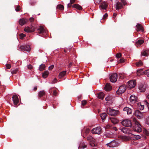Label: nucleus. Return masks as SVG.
Segmentation results:
<instances>
[{
	"instance_id": "obj_57",
	"label": "nucleus",
	"mask_w": 149,
	"mask_h": 149,
	"mask_svg": "<svg viewBox=\"0 0 149 149\" xmlns=\"http://www.w3.org/2000/svg\"><path fill=\"white\" fill-rule=\"evenodd\" d=\"M29 20L30 22H33L34 21V19L33 17H31L29 19Z\"/></svg>"
},
{
	"instance_id": "obj_41",
	"label": "nucleus",
	"mask_w": 149,
	"mask_h": 149,
	"mask_svg": "<svg viewBox=\"0 0 149 149\" xmlns=\"http://www.w3.org/2000/svg\"><path fill=\"white\" fill-rule=\"evenodd\" d=\"M144 73L148 77H149V69L145 71L144 72Z\"/></svg>"
},
{
	"instance_id": "obj_19",
	"label": "nucleus",
	"mask_w": 149,
	"mask_h": 149,
	"mask_svg": "<svg viewBox=\"0 0 149 149\" xmlns=\"http://www.w3.org/2000/svg\"><path fill=\"white\" fill-rule=\"evenodd\" d=\"M123 111L126 112L128 114H131L132 112V109L127 107L124 108Z\"/></svg>"
},
{
	"instance_id": "obj_37",
	"label": "nucleus",
	"mask_w": 149,
	"mask_h": 149,
	"mask_svg": "<svg viewBox=\"0 0 149 149\" xmlns=\"http://www.w3.org/2000/svg\"><path fill=\"white\" fill-rule=\"evenodd\" d=\"M56 8L61 10H63L64 9V6L63 5L61 4L57 5Z\"/></svg>"
},
{
	"instance_id": "obj_35",
	"label": "nucleus",
	"mask_w": 149,
	"mask_h": 149,
	"mask_svg": "<svg viewBox=\"0 0 149 149\" xmlns=\"http://www.w3.org/2000/svg\"><path fill=\"white\" fill-rule=\"evenodd\" d=\"M100 117L102 120H104L107 117V114L105 113H102L101 114Z\"/></svg>"
},
{
	"instance_id": "obj_56",
	"label": "nucleus",
	"mask_w": 149,
	"mask_h": 149,
	"mask_svg": "<svg viewBox=\"0 0 149 149\" xmlns=\"http://www.w3.org/2000/svg\"><path fill=\"white\" fill-rule=\"evenodd\" d=\"M145 102L148 107V109L149 110V103H148L146 101H145Z\"/></svg>"
},
{
	"instance_id": "obj_16",
	"label": "nucleus",
	"mask_w": 149,
	"mask_h": 149,
	"mask_svg": "<svg viewBox=\"0 0 149 149\" xmlns=\"http://www.w3.org/2000/svg\"><path fill=\"white\" fill-rule=\"evenodd\" d=\"M14 104L17 105L19 102V99L18 96L16 95H13L12 97Z\"/></svg>"
},
{
	"instance_id": "obj_20",
	"label": "nucleus",
	"mask_w": 149,
	"mask_h": 149,
	"mask_svg": "<svg viewBox=\"0 0 149 149\" xmlns=\"http://www.w3.org/2000/svg\"><path fill=\"white\" fill-rule=\"evenodd\" d=\"M111 89V86L109 83H107L104 87V89L107 91H109Z\"/></svg>"
},
{
	"instance_id": "obj_2",
	"label": "nucleus",
	"mask_w": 149,
	"mask_h": 149,
	"mask_svg": "<svg viewBox=\"0 0 149 149\" xmlns=\"http://www.w3.org/2000/svg\"><path fill=\"white\" fill-rule=\"evenodd\" d=\"M121 124L124 126L130 127L132 125L130 120L129 119H125L121 122Z\"/></svg>"
},
{
	"instance_id": "obj_62",
	"label": "nucleus",
	"mask_w": 149,
	"mask_h": 149,
	"mask_svg": "<svg viewBox=\"0 0 149 149\" xmlns=\"http://www.w3.org/2000/svg\"><path fill=\"white\" fill-rule=\"evenodd\" d=\"M116 15H117V14L116 13H114L113 14V17L114 18V17H115L116 16Z\"/></svg>"
},
{
	"instance_id": "obj_30",
	"label": "nucleus",
	"mask_w": 149,
	"mask_h": 149,
	"mask_svg": "<svg viewBox=\"0 0 149 149\" xmlns=\"http://www.w3.org/2000/svg\"><path fill=\"white\" fill-rule=\"evenodd\" d=\"M66 73V71H63L60 72L59 74V78L60 79L61 78L64 77Z\"/></svg>"
},
{
	"instance_id": "obj_60",
	"label": "nucleus",
	"mask_w": 149,
	"mask_h": 149,
	"mask_svg": "<svg viewBox=\"0 0 149 149\" xmlns=\"http://www.w3.org/2000/svg\"><path fill=\"white\" fill-rule=\"evenodd\" d=\"M72 3H68V4L67 6L68 7H71L72 5Z\"/></svg>"
},
{
	"instance_id": "obj_36",
	"label": "nucleus",
	"mask_w": 149,
	"mask_h": 149,
	"mask_svg": "<svg viewBox=\"0 0 149 149\" xmlns=\"http://www.w3.org/2000/svg\"><path fill=\"white\" fill-rule=\"evenodd\" d=\"M137 67L141 66L143 65V63L141 60H139L138 62L135 63Z\"/></svg>"
},
{
	"instance_id": "obj_63",
	"label": "nucleus",
	"mask_w": 149,
	"mask_h": 149,
	"mask_svg": "<svg viewBox=\"0 0 149 149\" xmlns=\"http://www.w3.org/2000/svg\"><path fill=\"white\" fill-rule=\"evenodd\" d=\"M37 87H35L34 88V89L35 91H36L37 90Z\"/></svg>"
},
{
	"instance_id": "obj_26",
	"label": "nucleus",
	"mask_w": 149,
	"mask_h": 149,
	"mask_svg": "<svg viewBox=\"0 0 149 149\" xmlns=\"http://www.w3.org/2000/svg\"><path fill=\"white\" fill-rule=\"evenodd\" d=\"M110 119L111 122L113 124H116L118 122V120L115 118H111Z\"/></svg>"
},
{
	"instance_id": "obj_1",
	"label": "nucleus",
	"mask_w": 149,
	"mask_h": 149,
	"mask_svg": "<svg viewBox=\"0 0 149 149\" xmlns=\"http://www.w3.org/2000/svg\"><path fill=\"white\" fill-rule=\"evenodd\" d=\"M107 114L112 116H115L118 113V110L110 108H108L107 109Z\"/></svg>"
},
{
	"instance_id": "obj_13",
	"label": "nucleus",
	"mask_w": 149,
	"mask_h": 149,
	"mask_svg": "<svg viewBox=\"0 0 149 149\" xmlns=\"http://www.w3.org/2000/svg\"><path fill=\"white\" fill-rule=\"evenodd\" d=\"M28 22V20L27 19L22 18L19 20L18 22L20 25L22 26L27 23Z\"/></svg>"
},
{
	"instance_id": "obj_48",
	"label": "nucleus",
	"mask_w": 149,
	"mask_h": 149,
	"mask_svg": "<svg viewBox=\"0 0 149 149\" xmlns=\"http://www.w3.org/2000/svg\"><path fill=\"white\" fill-rule=\"evenodd\" d=\"M58 94L57 91L56 90H54L53 91V95H56L57 94Z\"/></svg>"
},
{
	"instance_id": "obj_8",
	"label": "nucleus",
	"mask_w": 149,
	"mask_h": 149,
	"mask_svg": "<svg viewBox=\"0 0 149 149\" xmlns=\"http://www.w3.org/2000/svg\"><path fill=\"white\" fill-rule=\"evenodd\" d=\"M101 129L100 127L95 128L91 130L92 133L93 134H100Z\"/></svg>"
},
{
	"instance_id": "obj_50",
	"label": "nucleus",
	"mask_w": 149,
	"mask_h": 149,
	"mask_svg": "<svg viewBox=\"0 0 149 149\" xmlns=\"http://www.w3.org/2000/svg\"><path fill=\"white\" fill-rule=\"evenodd\" d=\"M111 127V125L109 124H107V125L105 127V128L106 129H108L110 128V127Z\"/></svg>"
},
{
	"instance_id": "obj_5",
	"label": "nucleus",
	"mask_w": 149,
	"mask_h": 149,
	"mask_svg": "<svg viewBox=\"0 0 149 149\" xmlns=\"http://www.w3.org/2000/svg\"><path fill=\"white\" fill-rule=\"evenodd\" d=\"M107 146L110 148H113L118 146V142L115 140H113L107 144Z\"/></svg>"
},
{
	"instance_id": "obj_46",
	"label": "nucleus",
	"mask_w": 149,
	"mask_h": 149,
	"mask_svg": "<svg viewBox=\"0 0 149 149\" xmlns=\"http://www.w3.org/2000/svg\"><path fill=\"white\" fill-rule=\"evenodd\" d=\"M54 66L53 65L50 66L49 67V70H51L53 68Z\"/></svg>"
},
{
	"instance_id": "obj_15",
	"label": "nucleus",
	"mask_w": 149,
	"mask_h": 149,
	"mask_svg": "<svg viewBox=\"0 0 149 149\" xmlns=\"http://www.w3.org/2000/svg\"><path fill=\"white\" fill-rule=\"evenodd\" d=\"M134 115L139 118H142L143 116V113L140 112L138 110H136L134 112Z\"/></svg>"
},
{
	"instance_id": "obj_59",
	"label": "nucleus",
	"mask_w": 149,
	"mask_h": 149,
	"mask_svg": "<svg viewBox=\"0 0 149 149\" xmlns=\"http://www.w3.org/2000/svg\"><path fill=\"white\" fill-rule=\"evenodd\" d=\"M75 0H70V3H71L72 4L75 2Z\"/></svg>"
},
{
	"instance_id": "obj_14",
	"label": "nucleus",
	"mask_w": 149,
	"mask_h": 149,
	"mask_svg": "<svg viewBox=\"0 0 149 149\" xmlns=\"http://www.w3.org/2000/svg\"><path fill=\"white\" fill-rule=\"evenodd\" d=\"M24 31L27 33L33 32L35 31V28L33 27H26L24 29Z\"/></svg>"
},
{
	"instance_id": "obj_33",
	"label": "nucleus",
	"mask_w": 149,
	"mask_h": 149,
	"mask_svg": "<svg viewBox=\"0 0 149 149\" xmlns=\"http://www.w3.org/2000/svg\"><path fill=\"white\" fill-rule=\"evenodd\" d=\"M86 145L84 143H81L79 146V148L81 149H84L86 148Z\"/></svg>"
},
{
	"instance_id": "obj_29",
	"label": "nucleus",
	"mask_w": 149,
	"mask_h": 149,
	"mask_svg": "<svg viewBox=\"0 0 149 149\" xmlns=\"http://www.w3.org/2000/svg\"><path fill=\"white\" fill-rule=\"evenodd\" d=\"M137 105L138 108L140 110H143L144 108V105H142L141 103H138Z\"/></svg>"
},
{
	"instance_id": "obj_18",
	"label": "nucleus",
	"mask_w": 149,
	"mask_h": 149,
	"mask_svg": "<svg viewBox=\"0 0 149 149\" xmlns=\"http://www.w3.org/2000/svg\"><path fill=\"white\" fill-rule=\"evenodd\" d=\"M136 30L137 31L143 32V26L139 24H138L136 26Z\"/></svg>"
},
{
	"instance_id": "obj_45",
	"label": "nucleus",
	"mask_w": 149,
	"mask_h": 149,
	"mask_svg": "<svg viewBox=\"0 0 149 149\" xmlns=\"http://www.w3.org/2000/svg\"><path fill=\"white\" fill-rule=\"evenodd\" d=\"M111 99V97L109 96H108L107 97H106L105 98V100L106 101H108L110 100Z\"/></svg>"
},
{
	"instance_id": "obj_42",
	"label": "nucleus",
	"mask_w": 149,
	"mask_h": 149,
	"mask_svg": "<svg viewBox=\"0 0 149 149\" xmlns=\"http://www.w3.org/2000/svg\"><path fill=\"white\" fill-rule=\"evenodd\" d=\"M144 133L146 135H149V130H145L144 131Z\"/></svg>"
},
{
	"instance_id": "obj_58",
	"label": "nucleus",
	"mask_w": 149,
	"mask_h": 149,
	"mask_svg": "<svg viewBox=\"0 0 149 149\" xmlns=\"http://www.w3.org/2000/svg\"><path fill=\"white\" fill-rule=\"evenodd\" d=\"M120 63H123L124 61V58H122L120 60Z\"/></svg>"
},
{
	"instance_id": "obj_27",
	"label": "nucleus",
	"mask_w": 149,
	"mask_h": 149,
	"mask_svg": "<svg viewBox=\"0 0 149 149\" xmlns=\"http://www.w3.org/2000/svg\"><path fill=\"white\" fill-rule=\"evenodd\" d=\"M45 92L44 91H40L38 93V96L39 97H41L45 95Z\"/></svg>"
},
{
	"instance_id": "obj_12",
	"label": "nucleus",
	"mask_w": 149,
	"mask_h": 149,
	"mask_svg": "<svg viewBox=\"0 0 149 149\" xmlns=\"http://www.w3.org/2000/svg\"><path fill=\"white\" fill-rule=\"evenodd\" d=\"M117 77L116 73L112 74L110 77V79L111 82H115L117 80Z\"/></svg>"
},
{
	"instance_id": "obj_54",
	"label": "nucleus",
	"mask_w": 149,
	"mask_h": 149,
	"mask_svg": "<svg viewBox=\"0 0 149 149\" xmlns=\"http://www.w3.org/2000/svg\"><path fill=\"white\" fill-rule=\"evenodd\" d=\"M108 16V15L107 13H106L104 15H103V19H106V18Z\"/></svg>"
},
{
	"instance_id": "obj_49",
	"label": "nucleus",
	"mask_w": 149,
	"mask_h": 149,
	"mask_svg": "<svg viewBox=\"0 0 149 149\" xmlns=\"http://www.w3.org/2000/svg\"><path fill=\"white\" fill-rule=\"evenodd\" d=\"M25 35L23 33H21L20 34V36L21 38L22 39L23 37H25Z\"/></svg>"
},
{
	"instance_id": "obj_44",
	"label": "nucleus",
	"mask_w": 149,
	"mask_h": 149,
	"mask_svg": "<svg viewBox=\"0 0 149 149\" xmlns=\"http://www.w3.org/2000/svg\"><path fill=\"white\" fill-rule=\"evenodd\" d=\"M121 56V54L120 53L117 54L116 55V57L117 58H120Z\"/></svg>"
},
{
	"instance_id": "obj_38",
	"label": "nucleus",
	"mask_w": 149,
	"mask_h": 149,
	"mask_svg": "<svg viewBox=\"0 0 149 149\" xmlns=\"http://www.w3.org/2000/svg\"><path fill=\"white\" fill-rule=\"evenodd\" d=\"M148 50L144 51L143 52L141 53L142 55L143 56H147L148 55Z\"/></svg>"
},
{
	"instance_id": "obj_6",
	"label": "nucleus",
	"mask_w": 149,
	"mask_h": 149,
	"mask_svg": "<svg viewBox=\"0 0 149 149\" xmlns=\"http://www.w3.org/2000/svg\"><path fill=\"white\" fill-rule=\"evenodd\" d=\"M135 124L134 128V130L138 132H141V129L139 123L137 121H136Z\"/></svg>"
},
{
	"instance_id": "obj_10",
	"label": "nucleus",
	"mask_w": 149,
	"mask_h": 149,
	"mask_svg": "<svg viewBox=\"0 0 149 149\" xmlns=\"http://www.w3.org/2000/svg\"><path fill=\"white\" fill-rule=\"evenodd\" d=\"M87 140L90 142V144L91 146L94 147L95 146V140L91 136H88L87 137Z\"/></svg>"
},
{
	"instance_id": "obj_61",
	"label": "nucleus",
	"mask_w": 149,
	"mask_h": 149,
	"mask_svg": "<svg viewBox=\"0 0 149 149\" xmlns=\"http://www.w3.org/2000/svg\"><path fill=\"white\" fill-rule=\"evenodd\" d=\"M113 129L115 130L116 131H117L118 130L117 128L116 127H113Z\"/></svg>"
},
{
	"instance_id": "obj_24",
	"label": "nucleus",
	"mask_w": 149,
	"mask_h": 149,
	"mask_svg": "<svg viewBox=\"0 0 149 149\" xmlns=\"http://www.w3.org/2000/svg\"><path fill=\"white\" fill-rule=\"evenodd\" d=\"M121 131L125 134H129L130 131L129 129L126 128H123L121 129Z\"/></svg>"
},
{
	"instance_id": "obj_51",
	"label": "nucleus",
	"mask_w": 149,
	"mask_h": 149,
	"mask_svg": "<svg viewBox=\"0 0 149 149\" xmlns=\"http://www.w3.org/2000/svg\"><path fill=\"white\" fill-rule=\"evenodd\" d=\"M57 82V79L56 78H54V80L52 81V84H54L56 83Z\"/></svg>"
},
{
	"instance_id": "obj_31",
	"label": "nucleus",
	"mask_w": 149,
	"mask_h": 149,
	"mask_svg": "<svg viewBox=\"0 0 149 149\" xmlns=\"http://www.w3.org/2000/svg\"><path fill=\"white\" fill-rule=\"evenodd\" d=\"M38 30L39 33H43L45 32L44 28L42 26H40L38 29Z\"/></svg>"
},
{
	"instance_id": "obj_39",
	"label": "nucleus",
	"mask_w": 149,
	"mask_h": 149,
	"mask_svg": "<svg viewBox=\"0 0 149 149\" xmlns=\"http://www.w3.org/2000/svg\"><path fill=\"white\" fill-rule=\"evenodd\" d=\"M144 42V41L142 40H139L136 42V44L137 45H141Z\"/></svg>"
},
{
	"instance_id": "obj_40",
	"label": "nucleus",
	"mask_w": 149,
	"mask_h": 149,
	"mask_svg": "<svg viewBox=\"0 0 149 149\" xmlns=\"http://www.w3.org/2000/svg\"><path fill=\"white\" fill-rule=\"evenodd\" d=\"M18 70V69L17 68L14 69L13 70H11V73L12 74H15L16 73Z\"/></svg>"
},
{
	"instance_id": "obj_25",
	"label": "nucleus",
	"mask_w": 149,
	"mask_h": 149,
	"mask_svg": "<svg viewBox=\"0 0 149 149\" xmlns=\"http://www.w3.org/2000/svg\"><path fill=\"white\" fill-rule=\"evenodd\" d=\"M131 137H134V140H137L139 139H140L141 138V136L139 135H134V134H131Z\"/></svg>"
},
{
	"instance_id": "obj_43",
	"label": "nucleus",
	"mask_w": 149,
	"mask_h": 149,
	"mask_svg": "<svg viewBox=\"0 0 149 149\" xmlns=\"http://www.w3.org/2000/svg\"><path fill=\"white\" fill-rule=\"evenodd\" d=\"M87 101L86 100L82 101L81 102V105L84 106L86 103Z\"/></svg>"
},
{
	"instance_id": "obj_22",
	"label": "nucleus",
	"mask_w": 149,
	"mask_h": 149,
	"mask_svg": "<svg viewBox=\"0 0 149 149\" xmlns=\"http://www.w3.org/2000/svg\"><path fill=\"white\" fill-rule=\"evenodd\" d=\"M146 88V86L145 85L141 84L139 87V89L141 92L145 91Z\"/></svg>"
},
{
	"instance_id": "obj_32",
	"label": "nucleus",
	"mask_w": 149,
	"mask_h": 149,
	"mask_svg": "<svg viewBox=\"0 0 149 149\" xmlns=\"http://www.w3.org/2000/svg\"><path fill=\"white\" fill-rule=\"evenodd\" d=\"M45 68V65L44 64H42L39 66V70L40 71H42L44 70Z\"/></svg>"
},
{
	"instance_id": "obj_53",
	"label": "nucleus",
	"mask_w": 149,
	"mask_h": 149,
	"mask_svg": "<svg viewBox=\"0 0 149 149\" xmlns=\"http://www.w3.org/2000/svg\"><path fill=\"white\" fill-rule=\"evenodd\" d=\"M20 7L19 6H17V8H15V10L17 11H18L20 10Z\"/></svg>"
},
{
	"instance_id": "obj_64",
	"label": "nucleus",
	"mask_w": 149,
	"mask_h": 149,
	"mask_svg": "<svg viewBox=\"0 0 149 149\" xmlns=\"http://www.w3.org/2000/svg\"><path fill=\"white\" fill-rule=\"evenodd\" d=\"M141 70H137V72H140Z\"/></svg>"
},
{
	"instance_id": "obj_7",
	"label": "nucleus",
	"mask_w": 149,
	"mask_h": 149,
	"mask_svg": "<svg viewBox=\"0 0 149 149\" xmlns=\"http://www.w3.org/2000/svg\"><path fill=\"white\" fill-rule=\"evenodd\" d=\"M127 86L129 88H132L135 87L136 85V81L134 80H130L127 82Z\"/></svg>"
},
{
	"instance_id": "obj_34",
	"label": "nucleus",
	"mask_w": 149,
	"mask_h": 149,
	"mask_svg": "<svg viewBox=\"0 0 149 149\" xmlns=\"http://www.w3.org/2000/svg\"><path fill=\"white\" fill-rule=\"evenodd\" d=\"M72 7L79 10H80L82 9L81 7L77 4L73 5Z\"/></svg>"
},
{
	"instance_id": "obj_47",
	"label": "nucleus",
	"mask_w": 149,
	"mask_h": 149,
	"mask_svg": "<svg viewBox=\"0 0 149 149\" xmlns=\"http://www.w3.org/2000/svg\"><path fill=\"white\" fill-rule=\"evenodd\" d=\"M6 66L7 69H9L11 67V65L10 64H7L6 65Z\"/></svg>"
},
{
	"instance_id": "obj_28",
	"label": "nucleus",
	"mask_w": 149,
	"mask_h": 149,
	"mask_svg": "<svg viewBox=\"0 0 149 149\" xmlns=\"http://www.w3.org/2000/svg\"><path fill=\"white\" fill-rule=\"evenodd\" d=\"M49 72L48 71H45L42 73V77L44 78H47L49 75Z\"/></svg>"
},
{
	"instance_id": "obj_55",
	"label": "nucleus",
	"mask_w": 149,
	"mask_h": 149,
	"mask_svg": "<svg viewBox=\"0 0 149 149\" xmlns=\"http://www.w3.org/2000/svg\"><path fill=\"white\" fill-rule=\"evenodd\" d=\"M28 68L29 69H31L33 68V66L32 65H28Z\"/></svg>"
},
{
	"instance_id": "obj_52",
	"label": "nucleus",
	"mask_w": 149,
	"mask_h": 149,
	"mask_svg": "<svg viewBox=\"0 0 149 149\" xmlns=\"http://www.w3.org/2000/svg\"><path fill=\"white\" fill-rule=\"evenodd\" d=\"M102 0H94V1L97 3H100Z\"/></svg>"
},
{
	"instance_id": "obj_9",
	"label": "nucleus",
	"mask_w": 149,
	"mask_h": 149,
	"mask_svg": "<svg viewBox=\"0 0 149 149\" xmlns=\"http://www.w3.org/2000/svg\"><path fill=\"white\" fill-rule=\"evenodd\" d=\"M19 49L21 51L24 50L27 52L30 51L31 49L30 46L29 45L21 46Z\"/></svg>"
},
{
	"instance_id": "obj_11",
	"label": "nucleus",
	"mask_w": 149,
	"mask_h": 149,
	"mask_svg": "<svg viewBox=\"0 0 149 149\" xmlns=\"http://www.w3.org/2000/svg\"><path fill=\"white\" fill-rule=\"evenodd\" d=\"M130 101L132 104H134L137 101V98L134 95H131L130 97Z\"/></svg>"
},
{
	"instance_id": "obj_17",
	"label": "nucleus",
	"mask_w": 149,
	"mask_h": 149,
	"mask_svg": "<svg viewBox=\"0 0 149 149\" xmlns=\"http://www.w3.org/2000/svg\"><path fill=\"white\" fill-rule=\"evenodd\" d=\"M130 133L129 134V136H121L120 137V138L121 139L124 141H129L130 139V138L131 137Z\"/></svg>"
},
{
	"instance_id": "obj_4",
	"label": "nucleus",
	"mask_w": 149,
	"mask_h": 149,
	"mask_svg": "<svg viewBox=\"0 0 149 149\" xmlns=\"http://www.w3.org/2000/svg\"><path fill=\"white\" fill-rule=\"evenodd\" d=\"M123 4L120 2L117 3L116 6V10H118L123 8V5H125L126 4V2L125 0H120Z\"/></svg>"
},
{
	"instance_id": "obj_21",
	"label": "nucleus",
	"mask_w": 149,
	"mask_h": 149,
	"mask_svg": "<svg viewBox=\"0 0 149 149\" xmlns=\"http://www.w3.org/2000/svg\"><path fill=\"white\" fill-rule=\"evenodd\" d=\"M104 94L102 92H101L97 94V97L99 99L102 100L104 98Z\"/></svg>"
},
{
	"instance_id": "obj_3",
	"label": "nucleus",
	"mask_w": 149,
	"mask_h": 149,
	"mask_svg": "<svg viewBox=\"0 0 149 149\" xmlns=\"http://www.w3.org/2000/svg\"><path fill=\"white\" fill-rule=\"evenodd\" d=\"M126 89V87L125 85H123L120 86L116 91L117 94L118 95L122 94L125 91Z\"/></svg>"
},
{
	"instance_id": "obj_23",
	"label": "nucleus",
	"mask_w": 149,
	"mask_h": 149,
	"mask_svg": "<svg viewBox=\"0 0 149 149\" xmlns=\"http://www.w3.org/2000/svg\"><path fill=\"white\" fill-rule=\"evenodd\" d=\"M100 7L102 9H105L107 7V5L105 2H103L100 4Z\"/></svg>"
}]
</instances>
